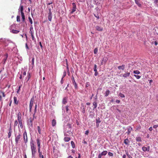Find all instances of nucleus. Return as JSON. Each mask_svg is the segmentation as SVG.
Returning a JSON list of instances; mask_svg holds the SVG:
<instances>
[{
	"label": "nucleus",
	"mask_w": 158,
	"mask_h": 158,
	"mask_svg": "<svg viewBox=\"0 0 158 158\" xmlns=\"http://www.w3.org/2000/svg\"><path fill=\"white\" fill-rule=\"evenodd\" d=\"M31 148L32 152V157H35V154L36 153V146L35 145L34 141L32 140L30 142Z\"/></svg>",
	"instance_id": "obj_1"
},
{
	"label": "nucleus",
	"mask_w": 158,
	"mask_h": 158,
	"mask_svg": "<svg viewBox=\"0 0 158 158\" xmlns=\"http://www.w3.org/2000/svg\"><path fill=\"white\" fill-rule=\"evenodd\" d=\"M21 135L20 133H19L17 135H15V142L16 144H18L20 140Z\"/></svg>",
	"instance_id": "obj_2"
},
{
	"label": "nucleus",
	"mask_w": 158,
	"mask_h": 158,
	"mask_svg": "<svg viewBox=\"0 0 158 158\" xmlns=\"http://www.w3.org/2000/svg\"><path fill=\"white\" fill-rule=\"evenodd\" d=\"M23 136L24 142L25 143V144H26L28 142V139L27 133L26 131L24 132L23 134Z\"/></svg>",
	"instance_id": "obj_3"
},
{
	"label": "nucleus",
	"mask_w": 158,
	"mask_h": 158,
	"mask_svg": "<svg viewBox=\"0 0 158 158\" xmlns=\"http://www.w3.org/2000/svg\"><path fill=\"white\" fill-rule=\"evenodd\" d=\"M34 100V97H32L31 98V100L30 101V103L29 105V111L30 112H31V109L32 107V106L33 105V103Z\"/></svg>",
	"instance_id": "obj_4"
},
{
	"label": "nucleus",
	"mask_w": 158,
	"mask_h": 158,
	"mask_svg": "<svg viewBox=\"0 0 158 158\" xmlns=\"http://www.w3.org/2000/svg\"><path fill=\"white\" fill-rule=\"evenodd\" d=\"M29 121L27 122V124L29 125H30V126L32 127H33L32 122L34 120V118L32 119L31 118H29Z\"/></svg>",
	"instance_id": "obj_5"
},
{
	"label": "nucleus",
	"mask_w": 158,
	"mask_h": 158,
	"mask_svg": "<svg viewBox=\"0 0 158 158\" xmlns=\"http://www.w3.org/2000/svg\"><path fill=\"white\" fill-rule=\"evenodd\" d=\"M72 5L73 7L72 10V11L71 12V14H73V12H74L76 11V4L74 3H73Z\"/></svg>",
	"instance_id": "obj_6"
},
{
	"label": "nucleus",
	"mask_w": 158,
	"mask_h": 158,
	"mask_svg": "<svg viewBox=\"0 0 158 158\" xmlns=\"http://www.w3.org/2000/svg\"><path fill=\"white\" fill-rule=\"evenodd\" d=\"M97 66L96 64H95L94 68V71L95 72L94 75L95 76H97L98 74V73L97 69Z\"/></svg>",
	"instance_id": "obj_7"
},
{
	"label": "nucleus",
	"mask_w": 158,
	"mask_h": 158,
	"mask_svg": "<svg viewBox=\"0 0 158 158\" xmlns=\"http://www.w3.org/2000/svg\"><path fill=\"white\" fill-rule=\"evenodd\" d=\"M96 29L99 31H102L103 30V28L102 27H100L98 26H97L95 27Z\"/></svg>",
	"instance_id": "obj_8"
},
{
	"label": "nucleus",
	"mask_w": 158,
	"mask_h": 158,
	"mask_svg": "<svg viewBox=\"0 0 158 158\" xmlns=\"http://www.w3.org/2000/svg\"><path fill=\"white\" fill-rule=\"evenodd\" d=\"M149 146H148V148H147L145 147H143L142 148V150L144 152H145L146 151H149Z\"/></svg>",
	"instance_id": "obj_9"
},
{
	"label": "nucleus",
	"mask_w": 158,
	"mask_h": 158,
	"mask_svg": "<svg viewBox=\"0 0 158 158\" xmlns=\"http://www.w3.org/2000/svg\"><path fill=\"white\" fill-rule=\"evenodd\" d=\"M125 67V65L124 64H122L121 66H119L118 67V69H122L123 70Z\"/></svg>",
	"instance_id": "obj_10"
},
{
	"label": "nucleus",
	"mask_w": 158,
	"mask_h": 158,
	"mask_svg": "<svg viewBox=\"0 0 158 158\" xmlns=\"http://www.w3.org/2000/svg\"><path fill=\"white\" fill-rule=\"evenodd\" d=\"M67 98L66 97H64L62 100V102L64 104H66L67 102Z\"/></svg>",
	"instance_id": "obj_11"
},
{
	"label": "nucleus",
	"mask_w": 158,
	"mask_h": 158,
	"mask_svg": "<svg viewBox=\"0 0 158 158\" xmlns=\"http://www.w3.org/2000/svg\"><path fill=\"white\" fill-rule=\"evenodd\" d=\"M12 133V129L11 126H10L9 129V132L8 134V138H10L11 135Z\"/></svg>",
	"instance_id": "obj_12"
},
{
	"label": "nucleus",
	"mask_w": 158,
	"mask_h": 158,
	"mask_svg": "<svg viewBox=\"0 0 158 158\" xmlns=\"http://www.w3.org/2000/svg\"><path fill=\"white\" fill-rule=\"evenodd\" d=\"M110 93V91L109 90H106L104 94L105 97H107Z\"/></svg>",
	"instance_id": "obj_13"
},
{
	"label": "nucleus",
	"mask_w": 158,
	"mask_h": 158,
	"mask_svg": "<svg viewBox=\"0 0 158 158\" xmlns=\"http://www.w3.org/2000/svg\"><path fill=\"white\" fill-rule=\"evenodd\" d=\"M48 18L49 21L51 22L52 21V13H48Z\"/></svg>",
	"instance_id": "obj_14"
},
{
	"label": "nucleus",
	"mask_w": 158,
	"mask_h": 158,
	"mask_svg": "<svg viewBox=\"0 0 158 158\" xmlns=\"http://www.w3.org/2000/svg\"><path fill=\"white\" fill-rule=\"evenodd\" d=\"M22 114L20 112H19L18 114V120H22L21 118Z\"/></svg>",
	"instance_id": "obj_15"
},
{
	"label": "nucleus",
	"mask_w": 158,
	"mask_h": 158,
	"mask_svg": "<svg viewBox=\"0 0 158 158\" xmlns=\"http://www.w3.org/2000/svg\"><path fill=\"white\" fill-rule=\"evenodd\" d=\"M36 142L38 147H41L40 146V140L39 138H37L36 139Z\"/></svg>",
	"instance_id": "obj_16"
},
{
	"label": "nucleus",
	"mask_w": 158,
	"mask_h": 158,
	"mask_svg": "<svg viewBox=\"0 0 158 158\" xmlns=\"http://www.w3.org/2000/svg\"><path fill=\"white\" fill-rule=\"evenodd\" d=\"M14 103L16 105H17L18 104L19 102L17 100V98L16 97H14Z\"/></svg>",
	"instance_id": "obj_17"
},
{
	"label": "nucleus",
	"mask_w": 158,
	"mask_h": 158,
	"mask_svg": "<svg viewBox=\"0 0 158 158\" xmlns=\"http://www.w3.org/2000/svg\"><path fill=\"white\" fill-rule=\"evenodd\" d=\"M18 121H19V124L20 125V127L21 128H23V125L22 119L20 120H18Z\"/></svg>",
	"instance_id": "obj_18"
},
{
	"label": "nucleus",
	"mask_w": 158,
	"mask_h": 158,
	"mask_svg": "<svg viewBox=\"0 0 158 158\" xmlns=\"http://www.w3.org/2000/svg\"><path fill=\"white\" fill-rule=\"evenodd\" d=\"M21 15L22 17V21L24 22L25 21V17L24 13H21Z\"/></svg>",
	"instance_id": "obj_19"
},
{
	"label": "nucleus",
	"mask_w": 158,
	"mask_h": 158,
	"mask_svg": "<svg viewBox=\"0 0 158 158\" xmlns=\"http://www.w3.org/2000/svg\"><path fill=\"white\" fill-rule=\"evenodd\" d=\"M51 7H48V10H49L48 13H52V12L51 11L52 9H53V6L52 5L51 6Z\"/></svg>",
	"instance_id": "obj_20"
},
{
	"label": "nucleus",
	"mask_w": 158,
	"mask_h": 158,
	"mask_svg": "<svg viewBox=\"0 0 158 158\" xmlns=\"http://www.w3.org/2000/svg\"><path fill=\"white\" fill-rule=\"evenodd\" d=\"M130 74V73L128 72L124 74L123 75V77H128L129 76Z\"/></svg>",
	"instance_id": "obj_21"
},
{
	"label": "nucleus",
	"mask_w": 158,
	"mask_h": 158,
	"mask_svg": "<svg viewBox=\"0 0 158 158\" xmlns=\"http://www.w3.org/2000/svg\"><path fill=\"white\" fill-rule=\"evenodd\" d=\"M52 124L53 127L55 126L56 125V121L55 119H54L52 120Z\"/></svg>",
	"instance_id": "obj_22"
},
{
	"label": "nucleus",
	"mask_w": 158,
	"mask_h": 158,
	"mask_svg": "<svg viewBox=\"0 0 158 158\" xmlns=\"http://www.w3.org/2000/svg\"><path fill=\"white\" fill-rule=\"evenodd\" d=\"M70 138L69 137H65L64 138V140L65 142H67L70 140Z\"/></svg>",
	"instance_id": "obj_23"
},
{
	"label": "nucleus",
	"mask_w": 158,
	"mask_h": 158,
	"mask_svg": "<svg viewBox=\"0 0 158 158\" xmlns=\"http://www.w3.org/2000/svg\"><path fill=\"white\" fill-rule=\"evenodd\" d=\"M8 54L7 53L5 55V58H4V59H3V60L4 64L5 63V62L8 57Z\"/></svg>",
	"instance_id": "obj_24"
},
{
	"label": "nucleus",
	"mask_w": 158,
	"mask_h": 158,
	"mask_svg": "<svg viewBox=\"0 0 158 158\" xmlns=\"http://www.w3.org/2000/svg\"><path fill=\"white\" fill-rule=\"evenodd\" d=\"M11 32L14 34H17L19 32V31L13 29L11 31Z\"/></svg>",
	"instance_id": "obj_25"
},
{
	"label": "nucleus",
	"mask_w": 158,
	"mask_h": 158,
	"mask_svg": "<svg viewBox=\"0 0 158 158\" xmlns=\"http://www.w3.org/2000/svg\"><path fill=\"white\" fill-rule=\"evenodd\" d=\"M73 84L74 85L75 89H78L76 81L73 82Z\"/></svg>",
	"instance_id": "obj_26"
},
{
	"label": "nucleus",
	"mask_w": 158,
	"mask_h": 158,
	"mask_svg": "<svg viewBox=\"0 0 158 158\" xmlns=\"http://www.w3.org/2000/svg\"><path fill=\"white\" fill-rule=\"evenodd\" d=\"M124 143L126 145H128L129 144V141L128 139H126L125 140H124Z\"/></svg>",
	"instance_id": "obj_27"
},
{
	"label": "nucleus",
	"mask_w": 158,
	"mask_h": 158,
	"mask_svg": "<svg viewBox=\"0 0 158 158\" xmlns=\"http://www.w3.org/2000/svg\"><path fill=\"white\" fill-rule=\"evenodd\" d=\"M107 153V151H104L103 152H102L101 153V155L102 156H105L106 155V154Z\"/></svg>",
	"instance_id": "obj_28"
},
{
	"label": "nucleus",
	"mask_w": 158,
	"mask_h": 158,
	"mask_svg": "<svg viewBox=\"0 0 158 158\" xmlns=\"http://www.w3.org/2000/svg\"><path fill=\"white\" fill-rule=\"evenodd\" d=\"M93 105L94 106V107L93 108V110L96 109L97 106V102H94L93 103Z\"/></svg>",
	"instance_id": "obj_29"
},
{
	"label": "nucleus",
	"mask_w": 158,
	"mask_h": 158,
	"mask_svg": "<svg viewBox=\"0 0 158 158\" xmlns=\"http://www.w3.org/2000/svg\"><path fill=\"white\" fill-rule=\"evenodd\" d=\"M135 3L139 6H141V5L139 3V0H135Z\"/></svg>",
	"instance_id": "obj_30"
},
{
	"label": "nucleus",
	"mask_w": 158,
	"mask_h": 158,
	"mask_svg": "<svg viewBox=\"0 0 158 158\" xmlns=\"http://www.w3.org/2000/svg\"><path fill=\"white\" fill-rule=\"evenodd\" d=\"M136 140L138 142H141L142 141L141 138L140 137H136Z\"/></svg>",
	"instance_id": "obj_31"
},
{
	"label": "nucleus",
	"mask_w": 158,
	"mask_h": 158,
	"mask_svg": "<svg viewBox=\"0 0 158 158\" xmlns=\"http://www.w3.org/2000/svg\"><path fill=\"white\" fill-rule=\"evenodd\" d=\"M19 9L21 12V13H23V6L22 5H20L19 7Z\"/></svg>",
	"instance_id": "obj_32"
},
{
	"label": "nucleus",
	"mask_w": 158,
	"mask_h": 158,
	"mask_svg": "<svg viewBox=\"0 0 158 158\" xmlns=\"http://www.w3.org/2000/svg\"><path fill=\"white\" fill-rule=\"evenodd\" d=\"M37 130H38L39 133L40 135L41 134V130L40 127L39 126L37 127Z\"/></svg>",
	"instance_id": "obj_33"
},
{
	"label": "nucleus",
	"mask_w": 158,
	"mask_h": 158,
	"mask_svg": "<svg viewBox=\"0 0 158 158\" xmlns=\"http://www.w3.org/2000/svg\"><path fill=\"white\" fill-rule=\"evenodd\" d=\"M132 130V129L131 127H130L128 129L127 134L128 135H129L131 131Z\"/></svg>",
	"instance_id": "obj_34"
},
{
	"label": "nucleus",
	"mask_w": 158,
	"mask_h": 158,
	"mask_svg": "<svg viewBox=\"0 0 158 158\" xmlns=\"http://www.w3.org/2000/svg\"><path fill=\"white\" fill-rule=\"evenodd\" d=\"M0 93L2 94V96L3 97H6V94H5V93L3 91L1 90L0 91Z\"/></svg>",
	"instance_id": "obj_35"
},
{
	"label": "nucleus",
	"mask_w": 158,
	"mask_h": 158,
	"mask_svg": "<svg viewBox=\"0 0 158 158\" xmlns=\"http://www.w3.org/2000/svg\"><path fill=\"white\" fill-rule=\"evenodd\" d=\"M71 146L73 148H75V143L73 141H71Z\"/></svg>",
	"instance_id": "obj_36"
},
{
	"label": "nucleus",
	"mask_w": 158,
	"mask_h": 158,
	"mask_svg": "<svg viewBox=\"0 0 158 158\" xmlns=\"http://www.w3.org/2000/svg\"><path fill=\"white\" fill-rule=\"evenodd\" d=\"M133 73L137 74H138L140 73V72L138 70L134 71Z\"/></svg>",
	"instance_id": "obj_37"
},
{
	"label": "nucleus",
	"mask_w": 158,
	"mask_h": 158,
	"mask_svg": "<svg viewBox=\"0 0 158 158\" xmlns=\"http://www.w3.org/2000/svg\"><path fill=\"white\" fill-rule=\"evenodd\" d=\"M18 124V122L17 120H15L14 123V127H15L17 126Z\"/></svg>",
	"instance_id": "obj_38"
},
{
	"label": "nucleus",
	"mask_w": 158,
	"mask_h": 158,
	"mask_svg": "<svg viewBox=\"0 0 158 158\" xmlns=\"http://www.w3.org/2000/svg\"><path fill=\"white\" fill-rule=\"evenodd\" d=\"M28 19L31 24H32L33 23V22L31 18L30 17H29Z\"/></svg>",
	"instance_id": "obj_39"
},
{
	"label": "nucleus",
	"mask_w": 158,
	"mask_h": 158,
	"mask_svg": "<svg viewBox=\"0 0 158 158\" xmlns=\"http://www.w3.org/2000/svg\"><path fill=\"white\" fill-rule=\"evenodd\" d=\"M39 156L40 158H44V156L42 154V152L39 153Z\"/></svg>",
	"instance_id": "obj_40"
},
{
	"label": "nucleus",
	"mask_w": 158,
	"mask_h": 158,
	"mask_svg": "<svg viewBox=\"0 0 158 158\" xmlns=\"http://www.w3.org/2000/svg\"><path fill=\"white\" fill-rule=\"evenodd\" d=\"M17 21L18 22H19L20 21V16L19 15H18L17 16Z\"/></svg>",
	"instance_id": "obj_41"
},
{
	"label": "nucleus",
	"mask_w": 158,
	"mask_h": 158,
	"mask_svg": "<svg viewBox=\"0 0 158 158\" xmlns=\"http://www.w3.org/2000/svg\"><path fill=\"white\" fill-rule=\"evenodd\" d=\"M66 75V72L65 71H64V72L63 75V77H62V80L63 79V78Z\"/></svg>",
	"instance_id": "obj_42"
},
{
	"label": "nucleus",
	"mask_w": 158,
	"mask_h": 158,
	"mask_svg": "<svg viewBox=\"0 0 158 158\" xmlns=\"http://www.w3.org/2000/svg\"><path fill=\"white\" fill-rule=\"evenodd\" d=\"M98 49L97 48H96L94 49V54H97V52H98Z\"/></svg>",
	"instance_id": "obj_43"
},
{
	"label": "nucleus",
	"mask_w": 158,
	"mask_h": 158,
	"mask_svg": "<svg viewBox=\"0 0 158 158\" xmlns=\"http://www.w3.org/2000/svg\"><path fill=\"white\" fill-rule=\"evenodd\" d=\"M65 109H66V112L67 113H69V106H65Z\"/></svg>",
	"instance_id": "obj_44"
},
{
	"label": "nucleus",
	"mask_w": 158,
	"mask_h": 158,
	"mask_svg": "<svg viewBox=\"0 0 158 158\" xmlns=\"http://www.w3.org/2000/svg\"><path fill=\"white\" fill-rule=\"evenodd\" d=\"M126 154L127 155V156L128 158H132V157L131 156L128 154V152H126Z\"/></svg>",
	"instance_id": "obj_45"
},
{
	"label": "nucleus",
	"mask_w": 158,
	"mask_h": 158,
	"mask_svg": "<svg viewBox=\"0 0 158 158\" xmlns=\"http://www.w3.org/2000/svg\"><path fill=\"white\" fill-rule=\"evenodd\" d=\"M119 96L121 98H124L125 95L121 93H120L119 94Z\"/></svg>",
	"instance_id": "obj_46"
},
{
	"label": "nucleus",
	"mask_w": 158,
	"mask_h": 158,
	"mask_svg": "<svg viewBox=\"0 0 158 158\" xmlns=\"http://www.w3.org/2000/svg\"><path fill=\"white\" fill-rule=\"evenodd\" d=\"M108 155L109 156H113V153H112L110 152H109L108 153Z\"/></svg>",
	"instance_id": "obj_47"
},
{
	"label": "nucleus",
	"mask_w": 158,
	"mask_h": 158,
	"mask_svg": "<svg viewBox=\"0 0 158 158\" xmlns=\"http://www.w3.org/2000/svg\"><path fill=\"white\" fill-rule=\"evenodd\" d=\"M31 76L30 75V73H28V75H27V77H28V80H27V81H28L29 80V79H30V78H31Z\"/></svg>",
	"instance_id": "obj_48"
},
{
	"label": "nucleus",
	"mask_w": 158,
	"mask_h": 158,
	"mask_svg": "<svg viewBox=\"0 0 158 158\" xmlns=\"http://www.w3.org/2000/svg\"><path fill=\"white\" fill-rule=\"evenodd\" d=\"M20 88H21V86H19V89H18V90L16 91V93H17V94H19V91L20 90Z\"/></svg>",
	"instance_id": "obj_49"
},
{
	"label": "nucleus",
	"mask_w": 158,
	"mask_h": 158,
	"mask_svg": "<svg viewBox=\"0 0 158 158\" xmlns=\"http://www.w3.org/2000/svg\"><path fill=\"white\" fill-rule=\"evenodd\" d=\"M71 79H72V82L75 81V79H74V77L73 76H72V77Z\"/></svg>",
	"instance_id": "obj_50"
},
{
	"label": "nucleus",
	"mask_w": 158,
	"mask_h": 158,
	"mask_svg": "<svg viewBox=\"0 0 158 158\" xmlns=\"http://www.w3.org/2000/svg\"><path fill=\"white\" fill-rule=\"evenodd\" d=\"M34 58L32 57V64L33 66L34 64Z\"/></svg>",
	"instance_id": "obj_51"
},
{
	"label": "nucleus",
	"mask_w": 158,
	"mask_h": 158,
	"mask_svg": "<svg viewBox=\"0 0 158 158\" xmlns=\"http://www.w3.org/2000/svg\"><path fill=\"white\" fill-rule=\"evenodd\" d=\"M141 128V127L140 126V125H139V126H137V130H139Z\"/></svg>",
	"instance_id": "obj_52"
},
{
	"label": "nucleus",
	"mask_w": 158,
	"mask_h": 158,
	"mask_svg": "<svg viewBox=\"0 0 158 158\" xmlns=\"http://www.w3.org/2000/svg\"><path fill=\"white\" fill-rule=\"evenodd\" d=\"M40 148L41 147H39L38 148V152L39 153H40V152H42L40 150Z\"/></svg>",
	"instance_id": "obj_53"
},
{
	"label": "nucleus",
	"mask_w": 158,
	"mask_h": 158,
	"mask_svg": "<svg viewBox=\"0 0 158 158\" xmlns=\"http://www.w3.org/2000/svg\"><path fill=\"white\" fill-rule=\"evenodd\" d=\"M36 108H37V105L36 104L35 105V110H34V112H35L34 113H35L36 112V111H37Z\"/></svg>",
	"instance_id": "obj_54"
},
{
	"label": "nucleus",
	"mask_w": 158,
	"mask_h": 158,
	"mask_svg": "<svg viewBox=\"0 0 158 158\" xmlns=\"http://www.w3.org/2000/svg\"><path fill=\"white\" fill-rule=\"evenodd\" d=\"M138 79H139V78H140V76H139V75H134Z\"/></svg>",
	"instance_id": "obj_55"
},
{
	"label": "nucleus",
	"mask_w": 158,
	"mask_h": 158,
	"mask_svg": "<svg viewBox=\"0 0 158 158\" xmlns=\"http://www.w3.org/2000/svg\"><path fill=\"white\" fill-rule=\"evenodd\" d=\"M89 85V82H87L86 84V87H87Z\"/></svg>",
	"instance_id": "obj_56"
},
{
	"label": "nucleus",
	"mask_w": 158,
	"mask_h": 158,
	"mask_svg": "<svg viewBox=\"0 0 158 158\" xmlns=\"http://www.w3.org/2000/svg\"><path fill=\"white\" fill-rule=\"evenodd\" d=\"M31 35V36L32 39V40H35V38L33 35V34H32Z\"/></svg>",
	"instance_id": "obj_57"
},
{
	"label": "nucleus",
	"mask_w": 158,
	"mask_h": 158,
	"mask_svg": "<svg viewBox=\"0 0 158 158\" xmlns=\"http://www.w3.org/2000/svg\"><path fill=\"white\" fill-rule=\"evenodd\" d=\"M89 133V130H87L86 131H85V134L86 135H88V134Z\"/></svg>",
	"instance_id": "obj_58"
},
{
	"label": "nucleus",
	"mask_w": 158,
	"mask_h": 158,
	"mask_svg": "<svg viewBox=\"0 0 158 158\" xmlns=\"http://www.w3.org/2000/svg\"><path fill=\"white\" fill-rule=\"evenodd\" d=\"M158 127V125H155L153 126V128H156Z\"/></svg>",
	"instance_id": "obj_59"
},
{
	"label": "nucleus",
	"mask_w": 158,
	"mask_h": 158,
	"mask_svg": "<svg viewBox=\"0 0 158 158\" xmlns=\"http://www.w3.org/2000/svg\"><path fill=\"white\" fill-rule=\"evenodd\" d=\"M29 33L31 34V35L32 34H33V32H32L31 30V28H30V31H29Z\"/></svg>",
	"instance_id": "obj_60"
},
{
	"label": "nucleus",
	"mask_w": 158,
	"mask_h": 158,
	"mask_svg": "<svg viewBox=\"0 0 158 158\" xmlns=\"http://www.w3.org/2000/svg\"><path fill=\"white\" fill-rule=\"evenodd\" d=\"M102 156V155H101L100 153L98 155V158H101Z\"/></svg>",
	"instance_id": "obj_61"
},
{
	"label": "nucleus",
	"mask_w": 158,
	"mask_h": 158,
	"mask_svg": "<svg viewBox=\"0 0 158 158\" xmlns=\"http://www.w3.org/2000/svg\"><path fill=\"white\" fill-rule=\"evenodd\" d=\"M155 3L156 4L158 3V0H153Z\"/></svg>",
	"instance_id": "obj_62"
},
{
	"label": "nucleus",
	"mask_w": 158,
	"mask_h": 158,
	"mask_svg": "<svg viewBox=\"0 0 158 158\" xmlns=\"http://www.w3.org/2000/svg\"><path fill=\"white\" fill-rule=\"evenodd\" d=\"M39 44H40V45L41 48H42L43 46H42V44L41 42H40V43H39Z\"/></svg>",
	"instance_id": "obj_63"
},
{
	"label": "nucleus",
	"mask_w": 158,
	"mask_h": 158,
	"mask_svg": "<svg viewBox=\"0 0 158 158\" xmlns=\"http://www.w3.org/2000/svg\"><path fill=\"white\" fill-rule=\"evenodd\" d=\"M94 16L97 19H99V17L98 15H96L95 14H94Z\"/></svg>",
	"instance_id": "obj_64"
}]
</instances>
